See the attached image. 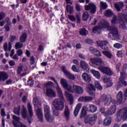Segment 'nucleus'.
I'll use <instances>...</instances> for the list:
<instances>
[{
  "label": "nucleus",
  "instance_id": "18",
  "mask_svg": "<svg viewBox=\"0 0 127 127\" xmlns=\"http://www.w3.org/2000/svg\"><path fill=\"white\" fill-rule=\"evenodd\" d=\"M108 43V42L107 41H99L97 42L98 46H100L104 50H107L108 49V47H107Z\"/></svg>",
  "mask_w": 127,
  "mask_h": 127
},
{
  "label": "nucleus",
  "instance_id": "47",
  "mask_svg": "<svg viewBox=\"0 0 127 127\" xmlns=\"http://www.w3.org/2000/svg\"><path fill=\"white\" fill-rule=\"evenodd\" d=\"M82 18L84 21L87 20L89 18V14L88 13V12L86 11L83 13Z\"/></svg>",
  "mask_w": 127,
  "mask_h": 127
},
{
  "label": "nucleus",
  "instance_id": "28",
  "mask_svg": "<svg viewBox=\"0 0 127 127\" xmlns=\"http://www.w3.org/2000/svg\"><path fill=\"white\" fill-rule=\"evenodd\" d=\"M88 90H89V94L91 95V96H93L95 97V93L91 92V91H96V88L93 85V84H89L88 85Z\"/></svg>",
  "mask_w": 127,
  "mask_h": 127
},
{
  "label": "nucleus",
  "instance_id": "48",
  "mask_svg": "<svg viewBox=\"0 0 127 127\" xmlns=\"http://www.w3.org/2000/svg\"><path fill=\"white\" fill-rule=\"evenodd\" d=\"M15 47L16 49H19V48H22V47H23V44L21 43L20 42H17L15 45Z\"/></svg>",
  "mask_w": 127,
  "mask_h": 127
},
{
  "label": "nucleus",
  "instance_id": "12",
  "mask_svg": "<svg viewBox=\"0 0 127 127\" xmlns=\"http://www.w3.org/2000/svg\"><path fill=\"white\" fill-rule=\"evenodd\" d=\"M80 67L81 69L86 72H89L90 70V66L88 63H87L85 61H82L80 62Z\"/></svg>",
  "mask_w": 127,
  "mask_h": 127
},
{
  "label": "nucleus",
  "instance_id": "51",
  "mask_svg": "<svg viewBox=\"0 0 127 127\" xmlns=\"http://www.w3.org/2000/svg\"><path fill=\"white\" fill-rule=\"evenodd\" d=\"M100 5L103 9H106V8L108 7V4H107V3L105 2L101 1Z\"/></svg>",
  "mask_w": 127,
  "mask_h": 127
},
{
  "label": "nucleus",
  "instance_id": "5",
  "mask_svg": "<svg viewBox=\"0 0 127 127\" xmlns=\"http://www.w3.org/2000/svg\"><path fill=\"white\" fill-rule=\"evenodd\" d=\"M98 115L97 114H94L92 116H88L84 119V123L86 125H90V126H94L97 122Z\"/></svg>",
  "mask_w": 127,
  "mask_h": 127
},
{
  "label": "nucleus",
  "instance_id": "56",
  "mask_svg": "<svg viewBox=\"0 0 127 127\" xmlns=\"http://www.w3.org/2000/svg\"><path fill=\"white\" fill-rule=\"evenodd\" d=\"M17 55H18V56H21L22 55V54L23 53V52H22V50L21 49H19L17 51Z\"/></svg>",
  "mask_w": 127,
  "mask_h": 127
},
{
  "label": "nucleus",
  "instance_id": "30",
  "mask_svg": "<svg viewBox=\"0 0 127 127\" xmlns=\"http://www.w3.org/2000/svg\"><path fill=\"white\" fill-rule=\"evenodd\" d=\"M11 43L10 42H9L8 45L7 43H5L3 45V48L4 51H10V50H11Z\"/></svg>",
  "mask_w": 127,
  "mask_h": 127
},
{
  "label": "nucleus",
  "instance_id": "33",
  "mask_svg": "<svg viewBox=\"0 0 127 127\" xmlns=\"http://www.w3.org/2000/svg\"><path fill=\"white\" fill-rule=\"evenodd\" d=\"M27 108L29 115L31 118H32L33 117V112L32 111V106L30 103H28Z\"/></svg>",
  "mask_w": 127,
  "mask_h": 127
},
{
  "label": "nucleus",
  "instance_id": "53",
  "mask_svg": "<svg viewBox=\"0 0 127 127\" xmlns=\"http://www.w3.org/2000/svg\"><path fill=\"white\" fill-rule=\"evenodd\" d=\"M10 24H7L4 26V28L7 32H8L10 30V27H9Z\"/></svg>",
  "mask_w": 127,
  "mask_h": 127
},
{
  "label": "nucleus",
  "instance_id": "44",
  "mask_svg": "<svg viewBox=\"0 0 127 127\" xmlns=\"http://www.w3.org/2000/svg\"><path fill=\"white\" fill-rule=\"evenodd\" d=\"M79 33L81 35L86 36L88 34V31H87L85 29H81Z\"/></svg>",
  "mask_w": 127,
  "mask_h": 127
},
{
  "label": "nucleus",
  "instance_id": "52",
  "mask_svg": "<svg viewBox=\"0 0 127 127\" xmlns=\"http://www.w3.org/2000/svg\"><path fill=\"white\" fill-rule=\"evenodd\" d=\"M114 47H115V48H117V49H120V48L123 47V45L120 43H116L114 45Z\"/></svg>",
  "mask_w": 127,
  "mask_h": 127
},
{
  "label": "nucleus",
  "instance_id": "36",
  "mask_svg": "<svg viewBox=\"0 0 127 127\" xmlns=\"http://www.w3.org/2000/svg\"><path fill=\"white\" fill-rule=\"evenodd\" d=\"M91 73H93V75H94V76H95L97 79H100V78H101V75L100 74V72H99V71L92 69Z\"/></svg>",
  "mask_w": 127,
  "mask_h": 127
},
{
  "label": "nucleus",
  "instance_id": "35",
  "mask_svg": "<svg viewBox=\"0 0 127 127\" xmlns=\"http://www.w3.org/2000/svg\"><path fill=\"white\" fill-rule=\"evenodd\" d=\"M104 14L105 16L107 17H111L112 15H114V13H113V11L110 9L106 10L104 12Z\"/></svg>",
  "mask_w": 127,
  "mask_h": 127
},
{
  "label": "nucleus",
  "instance_id": "59",
  "mask_svg": "<svg viewBox=\"0 0 127 127\" xmlns=\"http://www.w3.org/2000/svg\"><path fill=\"white\" fill-rule=\"evenodd\" d=\"M68 18L71 20V21H75L76 18L73 15H68Z\"/></svg>",
  "mask_w": 127,
  "mask_h": 127
},
{
  "label": "nucleus",
  "instance_id": "26",
  "mask_svg": "<svg viewBox=\"0 0 127 127\" xmlns=\"http://www.w3.org/2000/svg\"><path fill=\"white\" fill-rule=\"evenodd\" d=\"M114 5H115V7L116 9L118 12L121 11V8H123V7H124V6H125V5L124 4V2H120L118 4L115 3Z\"/></svg>",
  "mask_w": 127,
  "mask_h": 127
},
{
  "label": "nucleus",
  "instance_id": "55",
  "mask_svg": "<svg viewBox=\"0 0 127 127\" xmlns=\"http://www.w3.org/2000/svg\"><path fill=\"white\" fill-rule=\"evenodd\" d=\"M62 71L64 72V73L65 76L69 72V71H68V70H67L66 69V66H63Z\"/></svg>",
  "mask_w": 127,
  "mask_h": 127
},
{
  "label": "nucleus",
  "instance_id": "7",
  "mask_svg": "<svg viewBox=\"0 0 127 127\" xmlns=\"http://www.w3.org/2000/svg\"><path fill=\"white\" fill-rule=\"evenodd\" d=\"M117 117L119 121L123 119L126 120V119H127V108L125 107L120 110L117 113Z\"/></svg>",
  "mask_w": 127,
  "mask_h": 127
},
{
  "label": "nucleus",
  "instance_id": "27",
  "mask_svg": "<svg viewBox=\"0 0 127 127\" xmlns=\"http://www.w3.org/2000/svg\"><path fill=\"white\" fill-rule=\"evenodd\" d=\"M45 118L48 123H52L54 122V118L51 116L50 114L45 115Z\"/></svg>",
  "mask_w": 127,
  "mask_h": 127
},
{
  "label": "nucleus",
  "instance_id": "17",
  "mask_svg": "<svg viewBox=\"0 0 127 127\" xmlns=\"http://www.w3.org/2000/svg\"><path fill=\"white\" fill-rule=\"evenodd\" d=\"M36 115H37V116L38 117L40 122H41V123H43L44 119L43 118V114H42V111L41 108H39L37 110H36Z\"/></svg>",
  "mask_w": 127,
  "mask_h": 127
},
{
  "label": "nucleus",
  "instance_id": "4",
  "mask_svg": "<svg viewBox=\"0 0 127 127\" xmlns=\"http://www.w3.org/2000/svg\"><path fill=\"white\" fill-rule=\"evenodd\" d=\"M127 16L125 15L124 14L119 13L118 14V17H117V16H114L112 19L111 20V23H112V24H117L118 21H119L120 22H122V21L123 22V24H122L121 25V27H122L123 29L126 30L127 29V26H126L125 22L127 21Z\"/></svg>",
  "mask_w": 127,
  "mask_h": 127
},
{
  "label": "nucleus",
  "instance_id": "24",
  "mask_svg": "<svg viewBox=\"0 0 127 127\" xmlns=\"http://www.w3.org/2000/svg\"><path fill=\"white\" fill-rule=\"evenodd\" d=\"M81 108H82V104L81 103L77 104L75 107L73 111V115L74 117H77V116H78L79 112H80V110H81Z\"/></svg>",
  "mask_w": 127,
  "mask_h": 127
},
{
  "label": "nucleus",
  "instance_id": "39",
  "mask_svg": "<svg viewBox=\"0 0 127 127\" xmlns=\"http://www.w3.org/2000/svg\"><path fill=\"white\" fill-rule=\"evenodd\" d=\"M21 115L23 119H26V118H27V111H26L25 107H23Z\"/></svg>",
  "mask_w": 127,
  "mask_h": 127
},
{
  "label": "nucleus",
  "instance_id": "58",
  "mask_svg": "<svg viewBox=\"0 0 127 127\" xmlns=\"http://www.w3.org/2000/svg\"><path fill=\"white\" fill-rule=\"evenodd\" d=\"M78 57L80 59H82L83 60H86V57H85V55L82 54H79L78 55Z\"/></svg>",
  "mask_w": 127,
  "mask_h": 127
},
{
  "label": "nucleus",
  "instance_id": "15",
  "mask_svg": "<svg viewBox=\"0 0 127 127\" xmlns=\"http://www.w3.org/2000/svg\"><path fill=\"white\" fill-rule=\"evenodd\" d=\"M61 84L65 89L67 90V91H69L70 90L71 86L68 84V82H67V80L64 78H62L61 79Z\"/></svg>",
  "mask_w": 127,
  "mask_h": 127
},
{
  "label": "nucleus",
  "instance_id": "41",
  "mask_svg": "<svg viewBox=\"0 0 127 127\" xmlns=\"http://www.w3.org/2000/svg\"><path fill=\"white\" fill-rule=\"evenodd\" d=\"M65 76H66L70 80H75V79H76V76L74 74H71L70 72H68V73L65 75Z\"/></svg>",
  "mask_w": 127,
  "mask_h": 127
},
{
  "label": "nucleus",
  "instance_id": "2",
  "mask_svg": "<svg viewBox=\"0 0 127 127\" xmlns=\"http://www.w3.org/2000/svg\"><path fill=\"white\" fill-rule=\"evenodd\" d=\"M100 28H107L108 31L111 33L108 34V38L112 40H120V34H119V30L115 26H110V23L106 20H103L99 24Z\"/></svg>",
  "mask_w": 127,
  "mask_h": 127
},
{
  "label": "nucleus",
  "instance_id": "34",
  "mask_svg": "<svg viewBox=\"0 0 127 127\" xmlns=\"http://www.w3.org/2000/svg\"><path fill=\"white\" fill-rule=\"evenodd\" d=\"M111 123H112V119L111 118H107L105 119L103 125L105 127H108V126L111 125Z\"/></svg>",
  "mask_w": 127,
  "mask_h": 127
},
{
  "label": "nucleus",
  "instance_id": "49",
  "mask_svg": "<svg viewBox=\"0 0 127 127\" xmlns=\"http://www.w3.org/2000/svg\"><path fill=\"white\" fill-rule=\"evenodd\" d=\"M66 11L67 12L70 13H72L73 12V6H70V5H67L66 6Z\"/></svg>",
  "mask_w": 127,
  "mask_h": 127
},
{
  "label": "nucleus",
  "instance_id": "38",
  "mask_svg": "<svg viewBox=\"0 0 127 127\" xmlns=\"http://www.w3.org/2000/svg\"><path fill=\"white\" fill-rule=\"evenodd\" d=\"M104 82L108 83L107 87H112L113 86V82L111 81V78H104Z\"/></svg>",
  "mask_w": 127,
  "mask_h": 127
},
{
  "label": "nucleus",
  "instance_id": "40",
  "mask_svg": "<svg viewBox=\"0 0 127 127\" xmlns=\"http://www.w3.org/2000/svg\"><path fill=\"white\" fill-rule=\"evenodd\" d=\"M45 116L50 114V108L48 105L44 106Z\"/></svg>",
  "mask_w": 127,
  "mask_h": 127
},
{
  "label": "nucleus",
  "instance_id": "6",
  "mask_svg": "<svg viewBox=\"0 0 127 127\" xmlns=\"http://www.w3.org/2000/svg\"><path fill=\"white\" fill-rule=\"evenodd\" d=\"M68 92H70V93H75L76 94L81 95L84 93V89H83V87L73 84L72 86H71L70 87Z\"/></svg>",
  "mask_w": 127,
  "mask_h": 127
},
{
  "label": "nucleus",
  "instance_id": "19",
  "mask_svg": "<svg viewBox=\"0 0 127 127\" xmlns=\"http://www.w3.org/2000/svg\"><path fill=\"white\" fill-rule=\"evenodd\" d=\"M64 96L69 101L70 105H73L74 103V100L73 99V96L70 94L68 91H65Z\"/></svg>",
  "mask_w": 127,
  "mask_h": 127
},
{
  "label": "nucleus",
  "instance_id": "23",
  "mask_svg": "<svg viewBox=\"0 0 127 127\" xmlns=\"http://www.w3.org/2000/svg\"><path fill=\"white\" fill-rule=\"evenodd\" d=\"M8 79V75L7 73L3 71L0 72V81H2L3 82Z\"/></svg>",
  "mask_w": 127,
  "mask_h": 127
},
{
  "label": "nucleus",
  "instance_id": "29",
  "mask_svg": "<svg viewBox=\"0 0 127 127\" xmlns=\"http://www.w3.org/2000/svg\"><path fill=\"white\" fill-rule=\"evenodd\" d=\"M102 54H103L105 57L108 58V59H111V58L113 57V54H112V53L110 51H102Z\"/></svg>",
  "mask_w": 127,
  "mask_h": 127
},
{
  "label": "nucleus",
  "instance_id": "61",
  "mask_svg": "<svg viewBox=\"0 0 127 127\" xmlns=\"http://www.w3.org/2000/svg\"><path fill=\"white\" fill-rule=\"evenodd\" d=\"M71 69L73 72H78V69L75 65H72Z\"/></svg>",
  "mask_w": 127,
  "mask_h": 127
},
{
  "label": "nucleus",
  "instance_id": "32",
  "mask_svg": "<svg viewBox=\"0 0 127 127\" xmlns=\"http://www.w3.org/2000/svg\"><path fill=\"white\" fill-rule=\"evenodd\" d=\"M64 115L66 120H68L69 117H70V110H69V107L68 106H65Z\"/></svg>",
  "mask_w": 127,
  "mask_h": 127
},
{
  "label": "nucleus",
  "instance_id": "20",
  "mask_svg": "<svg viewBox=\"0 0 127 127\" xmlns=\"http://www.w3.org/2000/svg\"><path fill=\"white\" fill-rule=\"evenodd\" d=\"M93 98L91 96H82L78 98L79 102H91L93 101Z\"/></svg>",
  "mask_w": 127,
  "mask_h": 127
},
{
  "label": "nucleus",
  "instance_id": "42",
  "mask_svg": "<svg viewBox=\"0 0 127 127\" xmlns=\"http://www.w3.org/2000/svg\"><path fill=\"white\" fill-rule=\"evenodd\" d=\"M87 109L86 108V106L84 107L83 109L81 110V113L80 116V118L82 119L86 116V112H87Z\"/></svg>",
  "mask_w": 127,
  "mask_h": 127
},
{
  "label": "nucleus",
  "instance_id": "14",
  "mask_svg": "<svg viewBox=\"0 0 127 127\" xmlns=\"http://www.w3.org/2000/svg\"><path fill=\"white\" fill-rule=\"evenodd\" d=\"M46 95L49 98H55L56 97V92L51 88H47Z\"/></svg>",
  "mask_w": 127,
  "mask_h": 127
},
{
  "label": "nucleus",
  "instance_id": "62",
  "mask_svg": "<svg viewBox=\"0 0 127 127\" xmlns=\"http://www.w3.org/2000/svg\"><path fill=\"white\" fill-rule=\"evenodd\" d=\"M10 66H14L15 65V62L13 60H11L9 62Z\"/></svg>",
  "mask_w": 127,
  "mask_h": 127
},
{
  "label": "nucleus",
  "instance_id": "60",
  "mask_svg": "<svg viewBox=\"0 0 127 127\" xmlns=\"http://www.w3.org/2000/svg\"><path fill=\"white\" fill-rule=\"evenodd\" d=\"M35 62V60L34 59V57H32L30 58V64H31V65H32V64H34Z\"/></svg>",
  "mask_w": 127,
  "mask_h": 127
},
{
  "label": "nucleus",
  "instance_id": "10",
  "mask_svg": "<svg viewBox=\"0 0 127 127\" xmlns=\"http://www.w3.org/2000/svg\"><path fill=\"white\" fill-rule=\"evenodd\" d=\"M96 8V5L92 3H90L88 5H85V10H90L91 13H95Z\"/></svg>",
  "mask_w": 127,
  "mask_h": 127
},
{
  "label": "nucleus",
  "instance_id": "50",
  "mask_svg": "<svg viewBox=\"0 0 127 127\" xmlns=\"http://www.w3.org/2000/svg\"><path fill=\"white\" fill-rule=\"evenodd\" d=\"M54 85V83H53L52 81H48L45 84L44 87L45 88H48L49 87H52Z\"/></svg>",
  "mask_w": 127,
  "mask_h": 127
},
{
  "label": "nucleus",
  "instance_id": "37",
  "mask_svg": "<svg viewBox=\"0 0 127 127\" xmlns=\"http://www.w3.org/2000/svg\"><path fill=\"white\" fill-rule=\"evenodd\" d=\"M27 35L25 33H23L20 36V42H25Z\"/></svg>",
  "mask_w": 127,
  "mask_h": 127
},
{
  "label": "nucleus",
  "instance_id": "22",
  "mask_svg": "<svg viewBox=\"0 0 127 127\" xmlns=\"http://www.w3.org/2000/svg\"><path fill=\"white\" fill-rule=\"evenodd\" d=\"M89 51L91 53L96 55V56H102L101 52L93 47H89Z\"/></svg>",
  "mask_w": 127,
  "mask_h": 127
},
{
  "label": "nucleus",
  "instance_id": "64",
  "mask_svg": "<svg viewBox=\"0 0 127 127\" xmlns=\"http://www.w3.org/2000/svg\"><path fill=\"white\" fill-rule=\"evenodd\" d=\"M0 114L2 117H5L6 115H5V112L4 111V109H2L1 110Z\"/></svg>",
  "mask_w": 127,
  "mask_h": 127
},
{
  "label": "nucleus",
  "instance_id": "9",
  "mask_svg": "<svg viewBox=\"0 0 127 127\" xmlns=\"http://www.w3.org/2000/svg\"><path fill=\"white\" fill-rule=\"evenodd\" d=\"M116 111H117V106H116V104L115 103H112L110 110H109L107 112H106L104 114L105 117H109V116H112L116 113Z\"/></svg>",
  "mask_w": 127,
  "mask_h": 127
},
{
  "label": "nucleus",
  "instance_id": "54",
  "mask_svg": "<svg viewBox=\"0 0 127 127\" xmlns=\"http://www.w3.org/2000/svg\"><path fill=\"white\" fill-rule=\"evenodd\" d=\"M5 17V14L3 12H0V20H2Z\"/></svg>",
  "mask_w": 127,
  "mask_h": 127
},
{
  "label": "nucleus",
  "instance_id": "11",
  "mask_svg": "<svg viewBox=\"0 0 127 127\" xmlns=\"http://www.w3.org/2000/svg\"><path fill=\"white\" fill-rule=\"evenodd\" d=\"M85 109H86L87 112H90V113H96L97 112V106L93 104H87Z\"/></svg>",
  "mask_w": 127,
  "mask_h": 127
},
{
  "label": "nucleus",
  "instance_id": "63",
  "mask_svg": "<svg viewBox=\"0 0 127 127\" xmlns=\"http://www.w3.org/2000/svg\"><path fill=\"white\" fill-rule=\"evenodd\" d=\"M21 72H23V71L22 70V68L21 67V66H19L17 68L18 74H20Z\"/></svg>",
  "mask_w": 127,
  "mask_h": 127
},
{
  "label": "nucleus",
  "instance_id": "3",
  "mask_svg": "<svg viewBox=\"0 0 127 127\" xmlns=\"http://www.w3.org/2000/svg\"><path fill=\"white\" fill-rule=\"evenodd\" d=\"M127 64H124L123 66L122 70L123 72H121V76L119 78V81L117 82L116 84V87H117V91H119V88H122L123 86H125V87L127 86V82L125 81L126 80V77H127V74L126 72V70H127Z\"/></svg>",
  "mask_w": 127,
  "mask_h": 127
},
{
  "label": "nucleus",
  "instance_id": "21",
  "mask_svg": "<svg viewBox=\"0 0 127 127\" xmlns=\"http://www.w3.org/2000/svg\"><path fill=\"white\" fill-rule=\"evenodd\" d=\"M117 100L120 104L123 103V101H124V93L121 91H119L117 94Z\"/></svg>",
  "mask_w": 127,
  "mask_h": 127
},
{
  "label": "nucleus",
  "instance_id": "46",
  "mask_svg": "<svg viewBox=\"0 0 127 127\" xmlns=\"http://www.w3.org/2000/svg\"><path fill=\"white\" fill-rule=\"evenodd\" d=\"M93 33H100V31H101V27H95L93 28L92 30Z\"/></svg>",
  "mask_w": 127,
  "mask_h": 127
},
{
  "label": "nucleus",
  "instance_id": "1",
  "mask_svg": "<svg viewBox=\"0 0 127 127\" xmlns=\"http://www.w3.org/2000/svg\"><path fill=\"white\" fill-rule=\"evenodd\" d=\"M50 80L54 81L55 84H57L56 90L60 98L55 99L53 102V105L56 111H63L64 110V102H65V99L64 96H63V92L62 90L59 87L58 82L55 79L54 77H50Z\"/></svg>",
  "mask_w": 127,
  "mask_h": 127
},
{
  "label": "nucleus",
  "instance_id": "45",
  "mask_svg": "<svg viewBox=\"0 0 127 127\" xmlns=\"http://www.w3.org/2000/svg\"><path fill=\"white\" fill-rule=\"evenodd\" d=\"M13 112L15 114V115L19 116L20 115V107L19 106L18 107L14 108Z\"/></svg>",
  "mask_w": 127,
  "mask_h": 127
},
{
  "label": "nucleus",
  "instance_id": "13",
  "mask_svg": "<svg viewBox=\"0 0 127 127\" xmlns=\"http://www.w3.org/2000/svg\"><path fill=\"white\" fill-rule=\"evenodd\" d=\"M90 61H91V63L96 65L97 66H100L101 64H103V60L101 58H95L90 59Z\"/></svg>",
  "mask_w": 127,
  "mask_h": 127
},
{
  "label": "nucleus",
  "instance_id": "25",
  "mask_svg": "<svg viewBox=\"0 0 127 127\" xmlns=\"http://www.w3.org/2000/svg\"><path fill=\"white\" fill-rule=\"evenodd\" d=\"M82 78L85 82H87V83H89L91 81V76L86 72L82 74Z\"/></svg>",
  "mask_w": 127,
  "mask_h": 127
},
{
  "label": "nucleus",
  "instance_id": "57",
  "mask_svg": "<svg viewBox=\"0 0 127 127\" xmlns=\"http://www.w3.org/2000/svg\"><path fill=\"white\" fill-rule=\"evenodd\" d=\"M124 55V53H123L122 51H119L117 52V55L118 56V57H122L123 55Z\"/></svg>",
  "mask_w": 127,
  "mask_h": 127
},
{
  "label": "nucleus",
  "instance_id": "8",
  "mask_svg": "<svg viewBox=\"0 0 127 127\" xmlns=\"http://www.w3.org/2000/svg\"><path fill=\"white\" fill-rule=\"evenodd\" d=\"M101 100L104 102V105L105 106H110L111 103H112V95L103 94L101 95Z\"/></svg>",
  "mask_w": 127,
  "mask_h": 127
},
{
  "label": "nucleus",
  "instance_id": "43",
  "mask_svg": "<svg viewBox=\"0 0 127 127\" xmlns=\"http://www.w3.org/2000/svg\"><path fill=\"white\" fill-rule=\"evenodd\" d=\"M95 88H97L98 90H99L100 91H102L103 90V87L101 86V84H100V83L99 82L96 81L94 82Z\"/></svg>",
  "mask_w": 127,
  "mask_h": 127
},
{
  "label": "nucleus",
  "instance_id": "16",
  "mask_svg": "<svg viewBox=\"0 0 127 127\" xmlns=\"http://www.w3.org/2000/svg\"><path fill=\"white\" fill-rule=\"evenodd\" d=\"M99 69L101 71V72H103V73H105V74H107V75H112L113 72L110 68L107 67L105 66H102L99 67Z\"/></svg>",
  "mask_w": 127,
  "mask_h": 127
},
{
  "label": "nucleus",
  "instance_id": "31",
  "mask_svg": "<svg viewBox=\"0 0 127 127\" xmlns=\"http://www.w3.org/2000/svg\"><path fill=\"white\" fill-rule=\"evenodd\" d=\"M33 104L35 108H40V107H41V104L39 103V101L38 100V98L37 97L34 98Z\"/></svg>",
  "mask_w": 127,
  "mask_h": 127
}]
</instances>
